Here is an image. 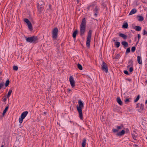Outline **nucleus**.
Segmentation results:
<instances>
[{
    "label": "nucleus",
    "mask_w": 147,
    "mask_h": 147,
    "mask_svg": "<svg viewBox=\"0 0 147 147\" xmlns=\"http://www.w3.org/2000/svg\"><path fill=\"white\" fill-rule=\"evenodd\" d=\"M78 106H77L76 107L79 113V117L80 119L82 120L83 119L82 109L84 108V104L81 100H78Z\"/></svg>",
    "instance_id": "obj_1"
},
{
    "label": "nucleus",
    "mask_w": 147,
    "mask_h": 147,
    "mask_svg": "<svg viewBox=\"0 0 147 147\" xmlns=\"http://www.w3.org/2000/svg\"><path fill=\"white\" fill-rule=\"evenodd\" d=\"M86 21L85 18L83 19L80 25V34L81 36L84 34L86 31Z\"/></svg>",
    "instance_id": "obj_2"
},
{
    "label": "nucleus",
    "mask_w": 147,
    "mask_h": 147,
    "mask_svg": "<svg viewBox=\"0 0 147 147\" xmlns=\"http://www.w3.org/2000/svg\"><path fill=\"white\" fill-rule=\"evenodd\" d=\"M26 41L28 42L36 43L38 42V38L36 36H33L30 37L25 36Z\"/></svg>",
    "instance_id": "obj_3"
},
{
    "label": "nucleus",
    "mask_w": 147,
    "mask_h": 147,
    "mask_svg": "<svg viewBox=\"0 0 147 147\" xmlns=\"http://www.w3.org/2000/svg\"><path fill=\"white\" fill-rule=\"evenodd\" d=\"M92 33V30H89L87 36L86 41V46L88 47H90Z\"/></svg>",
    "instance_id": "obj_4"
},
{
    "label": "nucleus",
    "mask_w": 147,
    "mask_h": 147,
    "mask_svg": "<svg viewBox=\"0 0 147 147\" xmlns=\"http://www.w3.org/2000/svg\"><path fill=\"white\" fill-rule=\"evenodd\" d=\"M58 29L57 28H54L52 31V38L54 40L56 39L58 36Z\"/></svg>",
    "instance_id": "obj_5"
},
{
    "label": "nucleus",
    "mask_w": 147,
    "mask_h": 147,
    "mask_svg": "<svg viewBox=\"0 0 147 147\" xmlns=\"http://www.w3.org/2000/svg\"><path fill=\"white\" fill-rule=\"evenodd\" d=\"M101 69L102 71H105L106 73H107L108 71V67L107 65L104 61H103Z\"/></svg>",
    "instance_id": "obj_6"
},
{
    "label": "nucleus",
    "mask_w": 147,
    "mask_h": 147,
    "mask_svg": "<svg viewBox=\"0 0 147 147\" xmlns=\"http://www.w3.org/2000/svg\"><path fill=\"white\" fill-rule=\"evenodd\" d=\"M24 21L27 24L29 29L30 31L32 30H33L31 22L27 18H25L24 19Z\"/></svg>",
    "instance_id": "obj_7"
},
{
    "label": "nucleus",
    "mask_w": 147,
    "mask_h": 147,
    "mask_svg": "<svg viewBox=\"0 0 147 147\" xmlns=\"http://www.w3.org/2000/svg\"><path fill=\"white\" fill-rule=\"evenodd\" d=\"M123 127V124H121L120 126H117L116 127L117 129H112V131L114 134H115V133L118 132L119 129H121Z\"/></svg>",
    "instance_id": "obj_8"
},
{
    "label": "nucleus",
    "mask_w": 147,
    "mask_h": 147,
    "mask_svg": "<svg viewBox=\"0 0 147 147\" xmlns=\"http://www.w3.org/2000/svg\"><path fill=\"white\" fill-rule=\"evenodd\" d=\"M69 81L71 87H74L75 86V82L72 76H70L69 78Z\"/></svg>",
    "instance_id": "obj_9"
},
{
    "label": "nucleus",
    "mask_w": 147,
    "mask_h": 147,
    "mask_svg": "<svg viewBox=\"0 0 147 147\" xmlns=\"http://www.w3.org/2000/svg\"><path fill=\"white\" fill-rule=\"evenodd\" d=\"M93 11L94 13V16L96 17L99 11V9L96 6L95 7V9H94Z\"/></svg>",
    "instance_id": "obj_10"
},
{
    "label": "nucleus",
    "mask_w": 147,
    "mask_h": 147,
    "mask_svg": "<svg viewBox=\"0 0 147 147\" xmlns=\"http://www.w3.org/2000/svg\"><path fill=\"white\" fill-rule=\"evenodd\" d=\"M125 133V130H122L121 131L118 132L116 134L117 136H121L124 135Z\"/></svg>",
    "instance_id": "obj_11"
},
{
    "label": "nucleus",
    "mask_w": 147,
    "mask_h": 147,
    "mask_svg": "<svg viewBox=\"0 0 147 147\" xmlns=\"http://www.w3.org/2000/svg\"><path fill=\"white\" fill-rule=\"evenodd\" d=\"M37 8L39 13H41L44 9V7L42 6H37Z\"/></svg>",
    "instance_id": "obj_12"
},
{
    "label": "nucleus",
    "mask_w": 147,
    "mask_h": 147,
    "mask_svg": "<svg viewBox=\"0 0 147 147\" xmlns=\"http://www.w3.org/2000/svg\"><path fill=\"white\" fill-rule=\"evenodd\" d=\"M28 113V111H24L21 114V116L24 119L25 117L27 116Z\"/></svg>",
    "instance_id": "obj_13"
},
{
    "label": "nucleus",
    "mask_w": 147,
    "mask_h": 147,
    "mask_svg": "<svg viewBox=\"0 0 147 147\" xmlns=\"http://www.w3.org/2000/svg\"><path fill=\"white\" fill-rule=\"evenodd\" d=\"M78 30L77 29H76L73 33L72 36L74 39H75L76 35L78 34Z\"/></svg>",
    "instance_id": "obj_14"
},
{
    "label": "nucleus",
    "mask_w": 147,
    "mask_h": 147,
    "mask_svg": "<svg viewBox=\"0 0 147 147\" xmlns=\"http://www.w3.org/2000/svg\"><path fill=\"white\" fill-rule=\"evenodd\" d=\"M117 102L120 105H123V102L121 100L120 97H118L117 98Z\"/></svg>",
    "instance_id": "obj_15"
},
{
    "label": "nucleus",
    "mask_w": 147,
    "mask_h": 147,
    "mask_svg": "<svg viewBox=\"0 0 147 147\" xmlns=\"http://www.w3.org/2000/svg\"><path fill=\"white\" fill-rule=\"evenodd\" d=\"M137 11V10L136 8L133 9L130 11L129 13V15H130L136 13Z\"/></svg>",
    "instance_id": "obj_16"
},
{
    "label": "nucleus",
    "mask_w": 147,
    "mask_h": 147,
    "mask_svg": "<svg viewBox=\"0 0 147 147\" xmlns=\"http://www.w3.org/2000/svg\"><path fill=\"white\" fill-rule=\"evenodd\" d=\"M144 107V105L142 103L141 104L140 108L138 109V111L140 112H141L143 110Z\"/></svg>",
    "instance_id": "obj_17"
},
{
    "label": "nucleus",
    "mask_w": 147,
    "mask_h": 147,
    "mask_svg": "<svg viewBox=\"0 0 147 147\" xmlns=\"http://www.w3.org/2000/svg\"><path fill=\"white\" fill-rule=\"evenodd\" d=\"M137 61L138 63L140 64H142V61L141 56H138L137 57Z\"/></svg>",
    "instance_id": "obj_18"
},
{
    "label": "nucleus",
    "mask_w": 147,
    "mask_h": 147,
    "mask_svg": "<svg viewBox=\"0 0 147 147\" xmlns=\"http://www.w3.org/2000/svg\"><path fill=\"white\" fill-rule=\"evenodd\" d=\"M128 24L127 22H124L123 23L122 28L124 29H127L128 28Z\"/></svg>",
    "instance_id": "obj_19"
},
{
    "label": "nucleus",
    "mask_w": 147,
    "mask_h": 147,
    "mask_svg": "<svg viewBox=\"0 0 147 147\" xmlns=\"http://www.w3.org/2000/svg\"><path fill=\"white\" fill-rule=\"evenodd\" d=\"M8 108H9L8 106H6V107L5 108V109L4 110V111L3 112L2 116V117H3L4 116V115L6 113L7 111Z\"/></svg>",
    "instance_id": "obj_20"
},
{
    "label": "nucleus",
    "mask_w": 147,
    "mask_h": 147,
    "mask_svg": "<svg viewBox=\"0 0 147 147\" xmlns=\"http://www.w3.org/2000/svg\"><path fill=\"white\" fill-rule=\"evenodd\" d=\"M134 29L136 31H139L141 30V27L139 26H136L134 28Z\"/></svg>",
    "instance_id": "obj_21"
},
{
    "label": "nucleus",
    "mask_w": 147,
    "mask_h": 147,
    "mask_svg": "<svg viewBox=\"0 0 147 147\" xmlns=\"http://www.w3.org/2000/svg\"><path fill=\"white\" fill-rule=\"evenodd\" d=\"M121 44L122 45L124 46V48H125V47H127L128 45V43L127 42L125 41L122 42Z\"/></svg>",
    "instance_id": "obj_22"
},
{
    "label": "nucleus",
    "mask_w": 147,
    "mask_h": 147,
    "mask_svg": "<svg viewBox=\"0 0 147 147\" xmlns=\"http://www.w3.org/2000/svg\"><path fill=\"white\" fill-rule=\"evenodd\" d=\"M119 36L122 37L124 39H126L127 38V36L123 33H120L119 34Z\"/></svg>",
    "instance_id": "obj_23"
},
{
    "label": "nucleus",
    "mask_w": 147,
    "mask_h": 147,
    "mask_svg": "<svg viewBox=\"0 0 147 147\" xmlns=\"http://www.w3.org/2000/svg\"><path fill=\"white\" fill-rule=\"evenodd\" d=\"M138 20L139 21H142L144 20V18L140 16H137Z\"/></svg>",
    "instance_id": "obj_24"
},
{
    "label": "nucleus",
    "mask_w": 147,
    "mask_h": 147,
    "mask_svg": "<svg viewBox=\"0 0 147 147\" xmlns=\"http://www.w3.org/2000/svg\"><path fill=\"white\" fill-rule=\"evenodd\" d=\"M44 5L45 3L42 1H39V2L37 4V6H42V5Z\"/></svg>",
    "instance_id": "obj_25"
},
{
    "label": "nucleus",
    "mask_w": 147,
    "mask_h": 147,
    "mask_svg": "<svg viewBox=\"0 0 147 147\" xmlns=\"http://www.w3.org/2000/svg\"><path fill=\"white\" fill-rule=\"evenodd\" d=\"M86 139H84L82 143V147H85L86 144Z\"/></svg>",
    "instance_id": "obj_26"
},
{
    "label": "nucleus",
    "mask_w": 147,
    "mask_h": 147,
    "mask_svg": "<svg viewBox=\"0 0 147 147\" xmlns=\"http://www.w3.org/2000/svg\"><path fill=\"white\" fill-rule=\"evenodd\" d=\"M120 45V44L119 42L117 41L115 43V45L117 48L119 47Z\"/></svg>",
    "instance_id": "obj_27"
},
{
    "label": "nucleus",
    "mask_w": 147,
    "mask_h": 147,
    "mask_svg": "<svg viewBox=\"0 0 147 147\" xmlns=\"http://www.w3.org/2000/svg\"><path fill=\"white\" fill-rule=\"evenodd\" d=\"M12 90L11 89H10L9 90V91L7 95V98H9L10 96L11 95V94L12 92Z\"/></svg>",
    "instance_id": "obj_28"
},
{
    "label": "nucleus",
    "mask_w": 147,
    "mask_h": 147,
    "mask_svg": "<svg viewBox=\"0 0 147 147\" xmlns=\"http://www.w3.org/2000/svg\"><path fill=\"white\" fill-rule=\"evenodd\" d=\"M10 82L9 79H7L6 81V82L5 84V87H7L9 83Z\"/></svg>",
    "instance_id": "obj_29"
},
{
    "label": "nucleus",
    "mask_w": 147,
    "mask_h": 147,
    "mask_svg": "<svg viewBox=\"0 0 147 147\" xmlns=\"http://www.w3.org/2000/svg\"><path fill=\"white\" fill-rule=\"evenodd\" d=\"M77 67L80 70H82V67L81 64L78 63L77 64Z\"/></svg>",
    "instance_id": "obj_30"
},
{
    "label": "nucleus",
    "mask_w": 147,
    "mask_h": 147,
    "mask_svg": "<svg viewBox=\"0 0 147 147\" xmlns=\"http://www.w3.org/2000/svg\"><path fill=\"white\" fill-rule=\"evenodd\" d=\"M24 119V118L20 116V117L19 119V123H22V122H23V120Z\"/></svg>",
    "instance_id": "obj_31"
},
{
    "label": "nucleus",
    "mask_w": 147,
    "mask_h": 147,
    "mask_svg": "<svg viewBox=\"0 0 147 147\" xmlns=\"http://www.w3.org/2000/svg\"><path fill=\"white\" fill-rule=\"evenodd\" d=\"M130 52V47L128 48L127 49L126 52H125V54L127 55V54L129 53Z\"/></svg>",
    "instance_id": "obj_32"
},
{
    "label": "nucleus",
    "mask_w": 147,
    "mask_h": 147,
    "mask_svg": "<svg viewBox=\"0 0 147 147\" xmlns=\"http://www.w3.org/2000/svg\"><path fill=\"white\" fill-rule=\"evenodd\" d=\"M4 85V83L3 82H2L0 83V90L2 88Z\"/></svg>",
    "instance_id": "obj_33"
},
{
    "label": "nucleus",
    "mask_w": 147,
    "mask_h": 147,
    "mask_svg": "<svg viewBox=\"0 0 147 147\" xmlns=\"http://www.w3.org/2000/svg\"><path fill=\"white\" fill-rule=\"evenodd\" d=\"M140 98V96L139 95L134 100V102H137L139 100Z\"/></svg>",
    "instance_id": "obj_34"
},
{
    "label": "nucleus",
    "mask_w": 147,
    "mask_h": 147,
    "mask_svg": "<svg viewBox=\"0 0 147 147\" xmlns=\"http://www.w3.org/2000/svg\"><path fill=\"white\" fill-rule=\"evenodd\" d=\"M13 69L15 71H17L18 69V67L17 66L14 65L13 66Z\"/></svg>",
    "instance_id": "obj_35"
},
{
    "label": "nucleus",
    "mask_w": 147,
    "mask_h": 147,
    "mask_svg": "<svg viewBox=\"0 0 147 147\" xmlns=\"http://www.w3.org/2000/svg\"><path fill=\"white\" fill-rule=\"evenodd\" d=\"M136 47H133L131 49V51L132 52L134 53L136 50Z\"/></svg>",
    "instance_id": "obj_36"
},
{
    "label": "nucleus",
    "mask_w": 147,
    "mask_h": 147,
    "mask_svg": "<svg viewBox=\"0 0 147 147\" xmlns=\"http://www.w3.org/2000/svg\"><path fill=\"white\" fill-rule=\"evenodd\" d=\"M129 70L130 72H132L133 71V67H130Z\"/></svg>",
    "instance_id": "obj_37"
},
{
    "label": "nucleus",
    "mask_w": 147,
    "mask_h": 147,
    "mask_svg": "<svg viewBox=\"0 0 147 147\" xmlns=\"http://www.w3.org/2000/svg\"><path fill=\"white\" fill-rule=\"evenodd\" d=\"M124 73L126 75H129V74L128 71L126 70H125L124 71Z\"/></svg>",
    "instance_id": "obj_38"
},
{
    "label": "nucleus",
    "mask_w": 147,
    "mask_h": 147,
    "mask_svg": "<svg viewBox=\"0 0 147 147\" xmlns=\"http://www.w3.org/2000/svg\"><path fill=\"white\" fill-rule=\"evenodd\" d=\"M130 101L129 99L128 98H126L125 100V102L126 104L128 103V102Z\"/></svg>",
    "instance_id": "obj_39"
},
{
    "label": "nucleus",
    "mask_w": 147,
    "mask_h": 147,
    "mask_svg": "<svg viewBox=\"0 0 147 147\" xmlns=\"http://www.w3.org/2000/svg\"><path fill=\"white\" fill-rule=\"evenodd\" d=\"M143 35L146 34L147 35V32L146 31V30H143Z\"/></svg>",
    "instance_id": "obj_40"
},
{
    "label": "nucleus",
    "mask_w": 147,
    "mask_h": 147,
    "mask_svg": "<svg viewBox=\"0 0 147 147\" xmlns=\"http://www.w3.org/2000/svg\"><path fill=\"white\" fill-rule=\"evenodd\" d=\"M119 55L117 54L115 57V59H117L119 57Z\"/></svg>",
    "instance_id": "obj_41"
},
{
    "label": "nucleus",
    "mask_w": 147,
    "mask_h": 147,
    "mask_svg": "<svg viewBox=\"0 0 147 147\" xmlns=\"http://www.w3.org/2000/svg\"><path fill=\"white\" fill-rule=\"evenodd\" d=\"M94 6V5H90L89 6L87 9L88 10H89L90 9V8L91 7H92V6Z\"/></svg>",
    "instance_id": "obj_42"
},
{
    "label": "nucleus",
    "mask_w": 147,
    "mask_h": 147,
    "mask_svg": "<svg viewBox=\"0 0 147 147\" xmlns=\"http://www.w3.org/2000/svg\"><path fill=\"white\" fill-rule=\"evenodd\" d=\"M133 65V64H130V65H129L127 66V68H128L129 67H132Z\"/></svg>",
    "instance_id": "obj_43"
},
{
    "label": "nucleus",
    "mask_w": 147,
    "mask_h": 147,
    "mask_svg": "<svg viewBox=\"0 0 147 147\" xmlns=\"http://www.w3.org/2000/svg\"><path fill=\"white\" fill-rule=\"evenodd\" d=\"M128 63L129 64L131 63V64H133V61L132 60H130L128 62Z\"/></svg>",
    "instance_id": "obj_44"
},
{
    "label": "nucleus",
    "mask_w": 147,
    "mask_h": 147,
    "mask_svg": "<svg viewBox=\"0 0 147 147\" xmlns=\"http://www.w3.org/2000/svg\"><path fill=\"white\" fill-rule=\"evenodd\" d=\"M132 135L133 139H134L135 140H136V136L133 134H132Z\"/></svg>",
    "instance_id": "obj_45"
},
{
    "label": "nucleus",
    "mask_w": 147,
    "mask_h": 147,
    "mask_svg": "<svg viewBox=\"0 0 147 147\" xmlns=\"http://www.w3.org/2000/svg\"><path fill=\"white\" fill-rule=\"evenodd\" d=\"M126 80L128 81L129 82H130L131 81V79L127 78L126 79Z\"/></svg>",
    "instance_id": "obj_46"
},
{
    "label": "nucleus",
    "mask_w": 147,
    "mask_h": 147,
    "mask_svg": "<svg viewBox=\"0 0 147 147\" xmlns=\"http://www.w3.org/2000/svg\"><path fill=\"white\" fill-rule=\"evenodd\" d=\"M139 106H140V103H138V104L137 105H136V108H138L139 107Z\"/></svg>",
    "instance_id": "obj_47"
},
{
    "label": "nucleus",
    "mask_w": 147,
    "mask_h": 147,
    "mask_svg": "<svg viewBox=\"0 0 147 147\" xmlns=\"http://www.w3.org/2000/svg\"><path fill=\"white\" fill-rule=\"evenodd\" d=\"M126 130V133H127L129 131V129L128 128H126L125 129Z\"/></svg>",
    "instance_id": "obj_48"
},
{
    "label": "nucleus",
    "mask_w": 147,
    "mask_h": 147,
    "mask_svg": "<svg viewBox=\"0 0 147 147\" xmlns=\"http://www.w3.org/2000/svg\"><path fill=\"white\" fill-rule=\"evenodd\" d=\"M140 34H138V39L139 40L140 38Z\"/></svg>",
    "instance_id": "obj_49"
},
{
    "label": "nucleus",
    "mask_w": 147,
    "mask_h": 147,
    "mask_svg": "<svg viewBox=\"0 0 147 147\" xmlns=\"http://www.w3.org/2000/svg\"><path fill=\"white\" fill-rule=\"evenodd\" d=\"M6 100H7V98H4V99L3 100V101L4 102H5L6 101Z\"/></svg>",
    "instance_id": "obj_50"
},
{
    "label": "nucleus",
    "mask_w": 147,
    "mask_h": 147,
    "mask_svg": "<svg viewBox=\"0 0 147 147\" xmlns=\"http://www.w3.org/2000/svg\"><path fill=\"white\" fill-rule=\"evenodd\" d=\"M134 146V147H137L138 146V145L137 144H134L133 145Z\"/></svg>",
    "instance_id": "obj_51"
},
{
    "label": "nucleus",
    "mask_w": 147,
    "mask_h": 147,
    "mask_svg": "<svg viewBox=\"0 0 147 147\" xmlns=\"http://www.w3.org/2000/svg\"><path fill=\"white\" fill-rule=\"evenodd\" d=\"M46 113H46V112H44L43 113V114H44V115H46Z\"/></svg>",
    "instance_id": "obj_52"
},
{
    "label": "nucleus",
    "mask_w": 147,
    "mask_h": 147,
    "mask_svg": "<svg viewBox=\"0 0 147 147\" xmlns=\"http://www.w3.org/2000/svg\"><path fill=\"white\" fill-rule=\"evenodd\" d=\"M145 103L146 104H147V100L146 101Z\"/></svg>",
    "instance_id": "obj_53"
},
{
    "label": "nucleus",
    "mask_w": 147,
    "mask_h": 147,
    "mask_svg": "<svg viewBox=\"0 0 147 147\" xmlns=\"http://www.w3.org/2000/svg\"><path fill=\"white\" fill-rule=\"evenodd\" d=\"M2 74V72L1 71L0 72V75H1Z\"/></svg>",
    "instance_id": "obj_54"
},
{
    "label": "nucleus",
    "mask_w": 147,
    "mask_h": 147,
    "mask_svg": "<svg viewBox=\"0 0 147 147\" xmlns=\"http://www.w3.org/2000/svg\"><path fill=\"white\" fill-rule=\"evenodd\" d=\"M2 80V78L0 77V81Z\"/></svg>",
    "instance_id": "obj_55"
},
{
    "label": "nucleus",
    "mask_w": 147,
    "mask_h": 147,
    "mask_svg": "<svg viewBox=\"0 0 147 147\" xmlns=\"http://www.w3.org/2000/svg\"><path fill=\"white\" fill-rule=\"evenodd\" d=\"M49 7L50 8L51 6V5H49Z\"/></svg>",
    "instance_id": "obj_56"
},
{
    "label": "nucleus",
    "mask_w": 147,
    "mask_h": 147,
    "mask_svg": "<svg viewBox=\"0 0 147 147\" xmlns=\"http://www.w3.org/2000/svg\"><path fill=\"white\" fill-rule=\"evenodd\" d=\"M68 90H69V91H71V90L70 89H69Z\"/></svg>",
    "instance_id": "obj_57"
},
{
    "label": "nucleus",
    "mask_w": 147,
    "mask_h": 147,
    "mask_svg": "<svg viewBox=\"0 0 147 147\" xmlns=\"http://www.w3.org/2000/svg\"><path fill=\"white\" fill-rule=\"evenodd\" d=\"M113 41H114V42H115V40H114V39H113Z\"/></svg>",
    "instance_id": "obj_58"
},
{
    "label": "nucleus",
    "mask_w": 147,
    "mask_h": 147,
    "mask_svg": "<svg viewBox=\"0 0 147 147\" xmlns=\"http://www.w3.org/2000/svg\"><path fill=\"white\" fill-rule=\"evenodd\" d=\"M145 83H147V80H146V81H145Z\"/></svg>",
    "instance_id": "obj_59"
},
{
    "label": "nucleus",
    "mask_w": 147,
    "mask_h": 147,
    "mask_svg": "<svg viewBox=\"0 0 147 147\" xmlns=\"http://www.w3.org/2000/svg\"><path fill=\"white\" fill-rule=\"evenodd\" d=\"M1 147H3V145H2L1 146Z\"/></svg>",
    "instance_id": "obj_60"
},
{
    "label": "nucleus",
    "mask_w": 147,
    "mask_h": 147,
    "mask_svg": "<svg viewBox=\"0 0 147 147\" xmlns=\"http://www.w3.org/2000/svg\"><path fill=\"white\" fill-rule=\"evenodd\" d=\"M146 108L147 109V105L146 106Z\"/></svg>",
    "instance_id": "obj_61"
},
{
    "label": "nucleus",
    "mask_w": 147,
    "mask_h": 147,
    "mask_svg": "<svg viewBox=\"0 0 147 147\" xmlns=\"http://www.w3.org/2000/svg\"><path fill=\"white\" fill-rule=\"evenodd\" d=\"M59 125H60V123H59Z\"/></svg>",
    "instance_id": "obj_62"
}]
</instances>
